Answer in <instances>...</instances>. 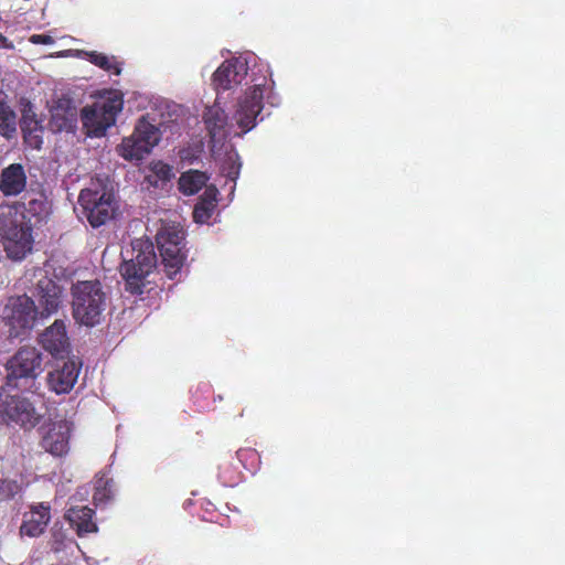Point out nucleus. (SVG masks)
<instances>
[{"label": "nucleus", "mask_w": 565, "mask_h": 565, "mask_svg": "<svg viewBox=\"0 0 565 565\" xmlns=\"http://www.w3.org/2000/svg\"><path fill=\"white\" fill-rule=\"evenodd\" d=\"M72 315L78 326L94 328L105 318L109 305V295L97 280H78L71 287Z\"/></svg>", "instance_id": "1"}, {"label": "nucleus", "mask_w": 565, "mask_h": 565, "mask_svg": "<svg viewBox=\"0 0 565 565\" xmlns=\"http://www.w3.org/2000/svg\"><path fill=\"white\" fill-rule=\"evenodd\" d=\"M6 384L10 391L31 393L36 399H41L38 393L39 384L36 377L42 372V355L36 348L24 347L19 349L8 360Z\"/></svg>", "instance_id": "2"}, {"label": "nucleus", "mask_w": 565, "mask_h": 565, "mask_svg": "<svg viewBox=\"0 0 565 565\" xmlns=\"http://www.w3.org/2000/svg\"><path fill=\"white\" fill-rule=\"evenodd\" d=\"M34 224L26 222L25 216H18V210L9 209L0 218V236L4 250L13 260H21L33 248Z\"/></svg>", "instance_id": "3"}, {"label": "nucleus", "mask_w": 565, "mask_h": 565, "mask_svg": "<svg viewBox=\"0 0 565 565\" xmlns=\"http://www.w3.org/2000/svg\"><path fill=\"white\" fill-rule=\"evenodd\" d=\"M134 252L132 259L122 262L119 270L126 282V290L140 295L143 292L147 278L158 266V256L153 244L149 242L135 243Z\"/></svg>", "instance_id": "4"}, {"label": "nucleus", "mask_w": 565, "mask_h": 565, "mask_svg": "<svg viewBox=\"0 0 565 565\" xmlns=\"http://www.w3.org/2000/svg\"><path fill=\"white\" fill-rule=\"evenodd\" d=\"M78 204L83 215L93 227H98L114 218L118 204L111 190L99 183H92L81 190Z\"/></svg>", "instance_id": "5"}, {"label": "nucleus", "mask_w": 565, "mask_h": 565, "mask_svg": "<svg viewBox=\"0 0 565 565\" xmlns=\"http://www.w3.org/2000/svg\"><path fill=\"white\" fill-rule=\"evenodd\" d=\"M157 247L168 278L174 279L186 259L183 230L175 224L162 226L157 232Z\"/></svg>", "instance_id": "6"}, {"label": "nucleus", "mask_w": 565, "mask_h": 565, "mask_svg": "<svg viewBox=\"0 0 565 565\" xmlns=\"http://www.w3.org/2000/svg\"><path fill=\"white\" fill-rule=\"evenodd\" d=\"M122 109V99L118 96L108 98L102 104L85 106L82 110V122L87 135L103 137L108 128L116 122V116Z\"/></svg>", "instance_id": "7"}, {"label": "nucleus", "mask_w": 565, "mask_h": 565, "mask_svg": "<svg viewBox=\"0 0 565 565\" xmlns=\"http://www.w3.org/2000/svg\"><path fill=\"white\" fill-rule=\"evenodd\" d=\"M42 415L36 411V399L20 395L0 394V423L13 422L24 429H33Z\"/></svg>", "instance_id": "8"}, {"label": "nucleus", "mask_w": 565, "mask_h": 565, "mask_svg": "<svg viewBox=\"0 0 565 565\" xmlns=\"http://www.w3.org/2000/svg\"><path fill=\"white\" fill-rule=\"evenodd\" d=\"M40 311L32 297L20 295L10 299L3 309V318L11 327L12 333L20 335L23 331L32 330Z\"/></svg>", "instance_id": "9"}, {"label": "nucleus", "mask_w": 565, "mask_h": 565, "mask_svg": "<svg viewBox=\"0 0 565 565\" xmlns=\"http://www.w3.org/2000/svg\"><path fill=\"white\" fill-rule=\"evenodd\" d=\"M263 96L264 84H255L238 99L234 118L243 134L255 127L257 117L263 109Z\"/></svg>", "instance_id": "10"}, {"label": "nucleus", "mask_w": 565, "mask_h": 565, "mask_svg": "<svg viewBox=\"0 0 565 565\" xmlns=\"http://www.w3.org/2000/svg\"><path fill=\"white\" fill-rule=\"evenodd\" d=\"M247 75V65L239 58L225 60L213 74V85L216 92L228 90L239 85Z\"/></svg>", "instance_id": "11"}, {"label": "nucleus", "mask_w": 565, "mask_h": 565, "mask_svg": "<svg viewBox=\"0 0 565 565\" xmlns=\"http://www.w3.org/2000/svg\"><path fill=\"white\" fill-rule=\"evenodd\" d=\"M36 296L42 308L40 317L56 313L63 301L64 289L55 280L44 275L36 282Z\"/></svg>", "instance_id": "12"}, {"label": "nucleus", "mask_w": 565, "mask_h": 565, "mask_svg": "<svg viewBox=\"0 0 565 565\" xmlns=\"http://www.w3.org/2000/svg\"><path fill=\"white\" fill-rule=\"evenodd\" d=\"M71 426L66 420H57L49 426L43 435L41 446L46 452L62 457L70 449Z\"/></svg>", "instance_id": "13"}, {"label": "nucleus", "mask_w": 565, "mask_h": 565, "mask_svg": "<svg viewBox=\"0 0 565 565\" xmlns=\"http://www.w3.org/2000/svg\"><path fill=\"white\" fill-rule=\"evenodd\" d=\"M40 343L43 349L54 356H63L70 351V338L64 320H55L40 335Z\"/></svg>", "instance_id": "14"}, {"label": "nucleus", "mask_w": 565, "mask_h": 565, "mask_svg": "<svg viewBox=\"0 0 565 565\" xmlns=\"http://www.w3.org/2000/svg\"><path fill=\"white\" fill-rule=\"evenodd\" d=\"M77 111L72 98H58L51 109L50 125L54 131L71 132L76 129Z\"/></svg>", "instance_id": "15"}, {"label": "nucleus", "mask_w": 565, "mask_h": 565, "mask_svg": "<svg viewBox=\"0 0 565 565\" xmlns=\"http://www.w3.org/2000/svg\"><path fill=\"white\" fill-rule=\"evenodd\" d=\"M51 520V507L43 502L31 507L29 512L24 513L23 522L20 526V535L28 537H38L44 532Z\"/></svg>", "instance_id": "16"}, {"label": "nucleus", "mask_w": 565, "mask_h": 565, "mask_svg": "<svg viewBox=\"0 0 565 565\" xmlns=\"http://www.w3.org/2000/svg\"><path fill=\"white\" fill-rule=\"evenodd\" d=\"M79 365L76 361H65L63 366L49 374V386L56 394L70 393L76 383Z\"/></svg>", "instance_id": "17"}, {"label": "nucleus", "mask_w": 565, "mask_h": 565, "mask_svg": "<svg viewBox=\"0 0 565 565\" xmlns=\"http://www.w3.org/2000/svg\"><path fill=\"white\" fill-rule=\"evenodd\" d=\"M28 183L25 170L21 163H11L0 174V191L4 196H17Z\"/></svg>", "instance_id": "18"}, {"label": "nucleus", "mask_w": 565, "mask_h": 565, "mask_svg": "<svg viewBox=\"0 0 565 565\" xmlns=\"http://www.w3.org/2000/svg\"><path fill=\"white\" fill-rule=\"evenodd\" d=\"M95 510L89 507H73L68 509L66 518L71 525L75 529L76 535L84 537L89 533L97 531L96 522H94Z\"/></svg>", "instance_id": "19"}, {"label": "nucleus", "mask_w": 565, "mask_h": 565, "mask_svg": "<svg viewBox=\"0 0 565 565\" xmlns=\"http://www.w3.org/2000/svg\"><path fill=\"white\" fill-rule=\"evenodd\" d=\"M20 128L24 142L30 147L39 149L42 145V126L36 115L31 109H24L20 120Z\"/></svg>", "instance_id": "20"}, {"label": "nucleus", "mask_w": 565, "mask_h": 565, "mask_svg": "<svg viewBox=\"0 0 565 565\" xmlns=\"http://www.w3.org/2000/svg\"><path fill=\"white\" fill-rule=\"evenodd\" d=\"M217 203V188L207 186L200 196L193 210V218L196 223H207L213 216Z\"/></svg>", "instance_id": "21"}, {"label": "nucleus", "mask_w": 565, "mask_h": 565, "mask_svg": "<svg viewBox=\"0 0 565 565\" xmlns=\"http://www.w3.org/2000/svg\"><path fill=\"white\" fill-rule=\"evenodd\" d=\"M120 156L128 160H140L152 151L150 141H143L136 135V128L130 137L124 138L119 145Z\"/></svg>", "instance_id": "22"}, {"label": "nucleus", "mask_w": 565, "mask_h": 565, "mask_svg": "<svg viewBox=\"0 0 565 565\" xmlns=\"http://www.w3.org/2000/svg\"><path fill=\"white\" fill-rule=\"evenodd\" d=\"M207 181L209 177L200 170H188L179 177L178 189L183 195H195Z\"/></svg>", "instance_id": "23"}, {"label": "nucleus", "mask_w": 565, "mask_h": 565, "mask_svg": "<svg viewBox=\"0 0 565 565\" xmlns=\"http://www.w3.org/2000/svg\"><path fill=\"white\" fill-rule=\"evenodd\" d=\"M18 210V216H25V221L36 225L40 223L47 213L45 201L41 199H32L26 204L17 203L11 209Z\"/></svg>", "instance_id": "24"}, {"label": "nucleus", "mask_w": 565, "mask_h": 565, "mask_svg": "<svg viewBox=\"0 0 565 565\" xmlns=\"http://www.w3.org/2000/svg\"><path fill=\"white\" fill-rule=\"evenodd\" d=\"M17 132V115L3 99L0 90V135L10 139Z\"/></svg>", "instance_id": "25"}, {"label": "nucleus", "mask_w": 565, "mask_h": 565, "mask_svg": "<svg viewBox=\"0 0 565 565\" xmlns=\"http://www.w3.org/2000/svg\"><path fill=\"white\" fill-rule=\"evenodd\" d=\"M84 54L86 58L96 67L115 75L120 74L121 67L115 56H108L96 51L84 52Z\"/></svg>", "instance_id": "26"}, {"label": "nucleus", "mask_w": 565, "mask_h": 565, "mask_svg": "<svg viewBox=\"0 0 565 565\" xmlns=\"http://www.w3.org/2000/svg\"><path fill=\"white\" fill-rule=\"evenodd\" d=\"M150 171L151 173L146 177V180L153 186H159L160 183H166L174 177L172 167L162 161L153 162Z\"/></svg>", "instance_id": "27"}, {"label": "nucleus", "mask_w": 565, "mask_h": 565, "mask_svg": "<svg viewBox=\"0 0 565 565\" xmlns=\"http://www.w3.org/2000/svg\"><path fill=\"white\" fill-rule=\"evenodd\" d=\"M236 458L250 473H256L260 467V456L256 448L244 447L236 451Z\"/></svg>", "instance_id": "28"}, {"label": "nucleus", "mask_w": 565, "mask_h": 565, "mask_svg": "<svg viewBox=\"0 0 565 565\" xmlns=\"http://www.w3.org/2000/svg\"><path fill=\"white\" fill-rule=\"evenodd\" d=\"M226 118L225 113L218 108H211L205 113L204 120L211 136L215 137L224 129Z\"/></svg>", "instance_id": "29"}, {"label": "nucleus", "mask_w": 565, "mask_h": 565, "mask_svg": "<svg viewBox=\"0 0 565 565\" xmlns=\"http://www.w3.org/2000/svg\"><path fill=\"white\" fill-rule=\"evenodd\" d=\"M137 136H140L143 141H150L151 148L158 145L160 132L153 124L146 120L143 117L137 122Z\"/></svg>", "instance_id": "30"}, {"label": "nucleus", "mask_w": 565, "mask_h": 565, "mask_svg": "<svg viewBox=\"0 0 565 565\" xmlns=\"http://www.w3.org/2000/svg\"><path fill=\"white\" fill-rule=\"evenodd\" d=\"M22 483L15 479L0 478V502L11 501L21 493Z\"/></svg>", "instance_id": "31"}, {"label": "nucleus", "mask_w": 565, "mask_h": 565, "mask_svg": "<svg viewBox=\"0 0 565 565\" xmlns=\"http://www.w3.org/2000/svg\"><path fill=\"white\" fill-rule=\"evenodd\" d=\"M201 152H202L201 146H195V147L188 146V147L181 148L178 152V156L181 161L188 162V163H193L195 160H198L199 154Z\"/></svg>", "instance_id": "32"}, {"label": "nucleus", "mask_w": 565, "mask_h": 565, "mask_svg": "<svg viewBox=\"0 0 565 565\" xmlns=\"http://www.w3.org/2000/svg\"><path fill=\"white\" fill-rule=\"evenodd\" d=\"M29 40L35 45H52V43H55L54 38L46 33L32 34Z\"/></svg>", "instance_id": "33"}, {"label": "nucleus", "mask_w": 565, "mask_h": 565, "mask_svg": "<svg viewBox=\"0 0 565 565\" xmlns=\"http://www.w3.org/2000/svg\"><path fill=\"white\" fill-rule=\"evenodd\" d=\"M0 47H3V49L13 47L12 42H10L9 39L6 35H3L2 33H0Z\"/></svg>", "instance_id": "34"}, {"label": "nucleus", "mask_w": 565, "mask_h": 565, "mask_svg": "<svg viewBox=\"0 0 565 565\" xmlns=\"http://www.w3.org/2000/svg\"><path fill=\"white\" fill-rule=\"evenodd\" d=\"M218 477H220V478L223 480V482H224V483H226V484H234V483H236V482H237V478H234V479H231V480H225L222 473H220V476H218Z\"/></svg>", "instance_id": "35"}, {"label": "nucleus", "mask_w": 565, "mask_h": 565, "mask_svg": "<svg viewBox=\"0 0 565 565\" xmlns=\"http://www.w3.org/2000/svg\"><path fill=\"white\" fill-rule=\"evenodd\" d=\"M94 500H97V494L96 493L94 494Z\"/></svg>", "instance_id": "36"}]
</instances>
